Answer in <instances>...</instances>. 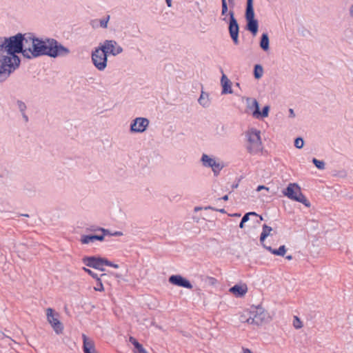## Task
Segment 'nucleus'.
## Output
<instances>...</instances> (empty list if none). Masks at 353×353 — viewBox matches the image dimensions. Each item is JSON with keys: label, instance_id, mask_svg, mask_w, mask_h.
<instances>
[{"label": "nucleus", "instance_id": "1", "mask_svg": "<svg viewBox=\"0 0 353 353\" xmlns=\"http://www.w3.org/2000/svg\"><path fill=\"white\" fill-rule=\"evenodd\" d=\"M31 52L27 59H31L42 56H48L56 58L65 57L70 53V50L63 46L57 40L52 38H46L45 40L36 37L32 41Z\"/></svg>", "mask_w": 353, "mask_h": 353}, {"label": "nucleus", "instance_id": "2", "mask_svg": "<svg viewBox=\"0 0 353 353\" xmlns=\"http://www.w3.org/2000/svg\"><path fill=\"white\" fill-rule=\"evenodd\" d=\"M22 33L10 37H0V52L4 50L7 54L17 59H21L17 54L23 52Z\"/></svg>", "mask_w": 353, "mask_h": 353}, {"label": "nucleus", "instance_id": "3", "mask_svg": "<svg viewBox=\"0 0 353 353\" xmlns=\"http://www.w3.org/2000/svg\"><path fill=\"white\" fill-rule=\"evenodd\" d=\"M21 59L0 54V83L5 81L20 65Z\"/></svg>", "mask_w": 353, "mask_h": 353}, {"label": "nucleus", "instance_id": "4", "mask_svg": "<svg viewBox=\"0 0 353 353\" xmlns=\"http://www.w3.org/2000/svg\"><path fill=\"white\" fill-rule=\"evenodd\" d=\"M283 194L291 200L300 202L306 207L310 206V202L305 198L301 190V188L296 183H290L283 190Z\"/></svg>", "mask_w": 353, "mask_h": 353}, {"label": "nucleus", "instance_id": "5", "mask_svg": "<svg viewBox=\"0 0 353 353\" xmlns=\"http://www.w3.org/2000/svg\"><path fill=\"white\" fill-rule=\"evenodd\" d=\"M246 30L250 31L253 36H256L259 30V23L254 18L253 0H247L245 9Z\"/></svg>", "mask_w": 353, "mask_h": 353}, {"label": "nucleus", "instance_id": "6", "mask_svg": "<svg viewBox=\"0 0 353 353\" xmlns=\"http://www.w3.org/2000/svg\"><path fill=\"white\" fill-rule=\"evenodd\" d=\"M108 57L106 53L99 46L92 52V62L97 70L103 71L107 67Z\"/></svg>", "mask_w": 353, "mask_h": 353}, {"label": "nucleus", "instance_id": "7", "mask_svg": "<svg viewBox=\"0 0 353 353\" xmlns=\"http://www.w3.org/2000/svg\"><path fill=\"white\" fill-rule=\"evenodd\" d=\"M249 145L247 150L250 154L257 153L261 150V141L260 131L256 129H251L247 133Z\"/></svg>", "mask_w": 353, "mask_h": 353}, {"label": "nucleus", "instance_id": "8", "mask_svg": "<svg viewBox=\"0 0 353 353\" xmlns=\"http://www.w3.org/2000/svg\"><path fill=\"white\" fill-rule=\"evenodd\" d=\"M46 315L48 323L51 325L57 334H61L63 331V325L59 320V314L50 307L46 310Z\"/></svg>", "mask_w": 353, "mask_h": 353}, {"label": "nucleus", "instance_id": "9", "mask_svg": "<svg viewBox=\"0 0 353 353\" xmlns=\"http://www.w3.org/2000/svg\"><path fill=\"white\" fill-rule=\"evenodd\" d=\"M229 26H228V31L230 33V36L235 45H238L239 43V26L238 24L237 20L234 17V10H229Z\"/></svg>", "mask_w": 353, "mask_h": 353}, {"label": "nucleus", "instance_id": "10", "mask_svg": "<svg viewBox=\"0 0 353 353\" xmlns=\"http://www.w3.org/2000/svg\"><path fill=\"white\" fill-rule=\"evenodd\" d=\"M108 56H117L123 52V48L115 40H105L99 44Z\"/></svg>", "mask_w": 353, "mask_h": 353}, {"label": "nucleus", "instance_id": "11", "mask_svg": "<svg viewBox=\"0 0 353 353\" xmlns=\"http://www.w3.org/2000/svg\"><path fill=\"white\" fill-rule=\"evenodd\" d=\"M149 125V120L143 117H137L132 120L130 124V132L142 133L145 132Z\"/></svg>", "mask_w": 353, "mask_h": 353}, {"label": "nucleus", "instance_id": "12", "mask_svg": "<svg viewBox=\"0 0 353 353\" xmlns=\"http://www.w3.org/2000/svg\"><path fill=\"white\" fill-rule=\"evenodd\" d=\"M23 37V52L22 55L25 58L28 57V54L31 52V47L32 45V41L35 39L36 36L32 32H26L22 34Z\"/></svg>", "mask_w": 353, "mask_h": 353}, {"label": "nucleus", "instance_id": "13", "mask_svg": "<svg viewBox=\"0 0 353 353\" xmlns=\"http://www.w3.org/2000/svg\"><path fill=\"white\" fill-rule=\"evenodd\" d=\"M168 281L174 285L182 287L189 290H191L193 288V285L190 281L180 274L171 275L168 279Z\"/></svg>", "mask_w": 353, "mask_h": 353}, {"label": "nucleus", "instance_id": "14", "mask_svg": "<svg viewBox=\"0 0 353 353\" xmlns=\"http://www.w3.org/2000/svg\"><path fill=\"white\" fill-rule=\"evenodd\" d=\"M82 262L86 266L92 268L100 271H104L105 269L101 266V257L96 256H85L82 259Z\"/></svg>", "mask_w": 353, "mask_h": 353}, {"label": "nucleus", "instance_id": "15", "mask_svg": "<svg viewBox=\"0 0 353 353\" xmlns=\"http://www.w3.org/2000/svg\"><path fill=\"white\" fill-rule=\"evenodd\" d=\"M265 316L266 314L264 312H261L256 310L250 312V315L246 321L249 324L259 326L263 323L265 319Z\"/></svg>", "mask_w": 353, "mask_h": 353}, {"label": "nucleus", "instance_id": "16", "mask_svg": "<svg viewBox=\"0 0 353 353\" xmlns=\"http://www.w3.org/2000/svg\"><path fill=\"white\" fill-rule=\"evenodd\" d=\"M110 231H108V233L107 232H101L100 234H88V235H82L81 236V242L82 244H88L90 243H92L94 241H103L104 240L105 236L106 234H109Z\"/></svg>", "mask_w": 353, "mask_h": 353}, {"label": "nucleus", "instance_id": "17", "mask_svg": "<svg viewBox=\"0 0 353 353\" xmlns=\"http://www.w3.org/2000/svg\"><path fill=\"white\" fill-rule=\"evenodd\" d=\"M83 338V350L84 353H97L94 341L88 339L85 334L82 335Z\"/></svg>", "mask_w": 353, "mask_h": 353}, {"label": "nucleus", "instance_id": "18", "mask_svg": "<svg viewBox=\"0 0 353 353\" xmlns=\"http://www.w3.org/2000/svg\"><path fill=\"white\" fill-rule=\"evenodd\" d=\"M221 83L222 85V94L232 93V90L231 88L232 83L230 81V79L227 77V76L223 73L221 79Z\"/></svg>", "mask_w": 353, "mask_h": 353}, {"label": "nucleus", "instance_id": "19", "mask_svg": "<svg viewBox=\"0 0 353 353\" xmlns=\"http://www.w3.org/2000/svg\"><path fill=\"white\" fill-rule=\"evenodd\" d=\"M248 291V287L246 285H234L230 288V292L232 293L236 297L243 296Z\"/></svg>", "mask_w": 353, "mask_h": 353}, {"label": "nucleus", "instance_id": "20", "mask_svg": "<svg viewBox=\"0 0 353 353\" xmlns=\"http://www.w3.org/2000/svg\"><path fill=\"white\" fill-rule=\"evenodd\" d=\"M247 108L252 110V116L254 117L256 116L255 112H258L259 110V104L256 99H251V98H247Z\"/></svg>", "mask_w": 353, "mask_h": 353}, {"label": "nucleus", "instance_id": "21", "mask_svg": "<svg viewBox=\"0 0 353 353\" xmlns=\"http://www.w3.org/2000/svg\"><path fill=\"white\" fill-rule=\"evenodd\" d=\"M259 46L264 51H268L270 49V39L267 32L262 34Z\"/></svg>", "mask_w": 353, "mask_h": 353}, {"label": "nucleus", "instance_id": "22", "mask_svg": "<svg viewBox=\"0 0 353 353\" xmlns=\"http://www.w3.org/2000/svg\"><path fill=\"white\" fill-rule=\"evenodd\" d=\"M263 248L268 250L272 254L276 256H284L286 252V248L285 245H281L279 249H273L270 246H266L263 245Z\"/></svg>", "mask_w": 353, "mask_h": 353}, {"label": "nucleus", "instance_id": "23", "mask_svg": "<svg viewBox=\"0 0 353 353\" xmlns=\"http://www.w3.org/2000/svg\"><path fill=\"white\" fill-rule=\"evenodd\" d=\"M272 230V228L270 226H268L266 224L263 225L262 232L260 235V242L262 245L263 244L265 239L270 235V232Z\"/></svg>", "mask_w": 353, "mask_h": 353}, {"label": "nucleus", "instance_id": "24", "mask_svg": "<svg viewBox=\"0 0 353 353\" xmlns=\"http://www.w3.org/2000/svg\"><path fill=\"white\" fill-rule=\"evenodd\" d=\"M201 161L204 167L211 168L213 165V162H215V159L214 158H211L206 154H203Z\"/></svg>", "mask_w": 353, "mask_h": 353}, {"label": "nucleus", "instance_id": "25", "mask_svg": "<svg viewBox=\"0 0 353 353\" xmlns=\"http://www.w3.org/2000/svg\"><path fill=\"white\" fill-rule=\"evenodd\" d=\"M108 275L107 274H101L98 279L97 280V285L94 288L95 291L103 292L104 291V288L103 285L102 280H104V277H108Z\"/></svg>", "mask_w": 353, "mask_h": 353}, {"label": "nucleus", "instance_id": "26", "mask_svg": "<svg viewBox=\"0 0 353 353\" xmlns=\"http://www.w3.org/2000/svg\"><path fill=\"white\" fill-rule=\"evenodd\" d=\"M198 101L199 104L204 108L208 107L210 105L208 94L204 93L203 92H201V96L198 99Z\"/></svg>", "mask_w": 353, "mask_h": 353}, {"label": "nucleus", "instance_id": "27", "mask_svg": "<svg viewBox=\"0 0 353 353\" xmlns=\"http://www.w3.org/2000/svg\"><path fill=\"white\" fill-rule=\"evenodd\" d=\"M223 164L221 162H216V161L215 162H213V165L211 167V168L212 170L214 175L215 176H217L220 174V172L223 168Z\"/></svg>", "mask_w": 353, "mask_h": 353}, {"label": "nucleus", "instance_id": "28", "mask_svg": "<svg viewBox=\"0 0 353 353\" xmlns=\"http://www.w3.org/2000/svg\"><path fill=\"white\" fill-rule=\"evenodd\" d=\"M270 107L268 105H265L263 108L262 110L260 111V109L258 112H256V116L254 118L259 119V118H264L267 117L269 114Z\"/></svg>", "mask_w": 353, "mask_h": 353}, {"label": "nucleus", "instance_id": "29", "mask_svg": "<svg viewBox=\"0 0 353 353\" xmlns=\"http://www.w3.org/2000/svg\"><path fill=\"white\" fill-rule=\"evenodd\" d=\"M263 73V67L260 64H256L254 67V77L256 79L262 77Z\"/></svg>", "mask_w": 353, "mask_h": 353}, {"label": "nucleus", "instance_id": "30", "mask_svg": "<svg viewBox=\"0 0 353 353\" xmlns=\"http://www.w3.org/2000/svg\"><path fill=\"white\" fill-rule=\"evenodd\" d=\"M228 13V6L226 0H221V15L225 17L223 18V21H227V16L229 15Z\"/></svg>", "mask_w": 353, "mask_h": 353}, {"label": "nucleus", "instance_id": "31", "mask_svg": "<svg viewBox=\"0 0 353 353\" xmlns=\"http://www.w3.org/2000/svg\"><path fill=\"white\" fill-rule=\"evenodd\" d=\"M87 231L89 232H107L108 233V231H110L108 229H105L97 225H91L89 228H86Z\"/></svg>", "mask_w": 353, "mask_h": 353}, {"label": "nucleus", "instance_id": "32", "mask_svg": "<svg viewBox=\"0 0 353 353\" xmlns=\"http://www.w3.org/2000/svg\"><path fill=\"white\" fill-rule=\"evenodd\" d=\"M312 163L319 170L325 169V162L323 161L318 160L316 158L312 159Z\"/></svg>", "mask_w": 353, "mask_h": 353}, {"label": "nucleus", "instance_id": "33", "mask_svg": "<svg viewBox=\"0 0 353 353\" xmlns=\"http://www.w3.org/2000/svg\"><path fill=\"white\" fill-rule=\"evenodd\" d=\"M17 104L18 108L21 114L26 112L27 106L23 101H22L21 100H17Z\"/></svg>", "mask_w": 353, "mask_h": 353}, {"label": "nucleus", "instance_id": "34", "mask_svg": "<svg viewBox=\"0 0 353 353\" xmlns=\"http://www.w3.org/2000/svg\"><path fill=\"white\" fill-rule=\"evenodd\" d=\"M304 141L303 139L301 137H298L294 140V146L296 148L301 149L303 147Z\"/></svg>", "mask_w": 353, "mask_h": 353}, {"label": "nucleus", "instance_id": "35", "mask_svg": "<svg viewBox=\"0 0 353 353\" xmlns=\"http://www.w3.org/2000/svg\"><path fill=\"white\" fill-rule=\"evenodd\" d=\"M109 19H110L109 15H108L106 17H104V18L100 19V21H99L100 26L101 28H106L108 26V22Z\"/></svg>", "mask_w": 353, "mask_h": 353}, {"label": "nucleus", "instance_id": "36", "mask_svg": "<svg viewBox=\"0 0 353 353\" xmlns=\"http://www.w3.org/2000/svg\"><path fill=\"white\" fill-rule=\"evenodd\" d=\"M250 216H258V214L254 212H248L243 215L241 220L246 223L249 220Z\"/></svg>", "mask_w": 353, "mask_h": 353}, {"label": "nucleus", "instance_id": "37", "mask_svg": "<svg viewBox=\"0 0 353 353\" xmlns=\"http://www.w3.org/2000/svg\"><path fill=\"white\" fill-rule=\"evenodd\" d=\"M83 270L86 272L87 274H88L90 276H92L93 279H98V275L97 274L94 273L93 271H92L91 270L87 268H83Z\"/></svg>", "mask_w": 353, "mask_h": 353}, {"label": "nucleus", "instance_id": "38", "mask_svg": "<svg viewBox=\"0 0 353 353\" xmlns=\"http://www.w3.org/2000/svg\"><path fill=\"white\" fill-rule=\"evenodd\" d=\"M293 325L296 329L301 328L303 326L301 321L299 320V319L297 316H294V321Z\"/></svg>", "mask_w": 353, "mask_h": 353}, {"label": "nucleus", "instance_id": "39", "mask_svg": "<svg viewBox=\"0 0 353 353\" xmlns=\"http://www.w3.org/2000/svg\"><path fill=\"white\" fill-rule=\"evenodd\" d=\"M129 341L134 345V348H137V347H139V345H141L139 342L137 341V340L135 338L132 336L130 337Z\"/></svg>", "mask_w": 353, "mask_h": 353}, {"label": "nucleus", "instance_id": "40", "mask_svg": "<svg viewBox=\"0 0 353 353\" xmlns=\"http://www.w3.org/2000/svg\"><path fill=\"white\" fill-rule=\"evenodd\" d=\"M101 266L103 268V265L109 266L111 265V261L108 260L105 258L101 257Z\"/></svg>", "mask_w": 353, "mask_h": 353}, {"label": "nucleus", "instance_id": "41", "mask_svg": "<svg viewBox=\"0 0 353 353\" xmlns=\"http://www.w3.org/2000/svg\"><path fill=\"white\" fill-rule=\"evenodd\" d=\"M134 353H148V352L143 348V345H141L139 347L135 348Z\"/></svg>", "mask_w": 353, "mask_h": 353}, {"label": "nucleus", "instance_id": "42", "mask_svg": "<svg viewBox=\"0 0 353 353\" xmlns=\"http://www.w3.org/2000/svg\"><path fill=\"white\" fill-rule=\"evenodd\" d=\"M108 236H121L123 235V232H121V231H116L114 232H111L110 231V234H107Z\"/></svg>", "mask_w": 353, "mask_h": 353}, {"label": "nucleus", "instance_id": "43", "mask_svg": "<svg viewBox=\"0 0 353 353\" xmlns=\"http://www.w3.org/2000/svg\"><path fill=\"white\" fill-rule=\"evenodd\" d=\"M228 5L230 7V10H233V8L234 7V0H228Z\"/></svg>", "mask_w": 353, "mask_h": 353}, {"label": "nucleus", "instance_id": "44", "mask_svg": "<svg viewBox=\"0 0 353 353\" xmlns=\"http://www.w3.org/2000/svg\"><path fill=\"white\" fill-rule=\"evenodd\" d=\"M262 190H268V188L265 187V185H259L257 187V188H256V191L257 192H259V191H261Z\"/></svg>", "mask_w": 353, "mask_h": 353}, {"label": "nucleus", "instance_id": "45", "mask_svg": "<svg viewBox=\"0 0 353 353\" xmlns=\"http://www.w3.org/2000/svg\"><path fill=\"white\" fill-rule=\"evenodd\" d=\"M240 181H241V179H239L236 183H234L232 185V189H236V188H238V186H239V184Z\"/></svg>", "mask_w": 353, "mask_h": 353}, {"label": "nucleus", "instance_id": "46", "mask_svg": "<svg viewBox=\"0 0 353 353\" xmlns=\"http://www.w3.org/2000/svg\"><path fill=\"white\" fill-rule=\"evenodd\" d=\"M21 115H22V117H23V119H24L25 122H26V123H27V122H28V121H29V119H28V117L27 116V114H26V112L22 113V114H21Z\"/></svg>", "mask_w": 353, "mask_h": 353}, {"label": "nucleus", "instance_id": "47", "mask_svg": "<svg viewBox=\"0 0 353 353\" xmlns=\"http://www.w3.org/2000/svg\"><path fill=\"white\" fill-rule=\"evenodd\" d=\"M289 113H290V117H295V114H294V112L293 109L290 108L289 110Z\"/></svg>", "mask_w": 353, "mask_h": 353}, {"label": "nucleus", "instance_id": "48", "mask_svg": "<svg viewBox=\"0 0 353 353\" xmlns=\"http://www.w3.org/2000/svg\"><path fill=\"white\" fill-rule=\"evenodd\" d=\"M209 280L212 284H214L215 282H216V279L214 277H209Z\"/></svg>", "mask_w": 353, "mask_h": 353}, {"label": "nucleus", "instance_id": "49", "mask_svg": "<svg viewBox=\"0 0 353 353\" xmlns=\"http://www.w3.org/2000/svg\"><path fill=\"white\" fill-rule=\"evenodd\" d=\"M215 211L220 212L221 213H223V214L226 213V211L225 210V209H216V208H215Z\"/></svg>", "mask_w": 353, "mask_h": 353}, {"label": "nucleus", "instance_id": "50", "mask_svg": "<svg viewBox=\"0 0 353 353\" xmlns=\"http://www.w3.org/2000/svg\"><path fill=\"white\" fill-rule=\"evenodd\" d=\"M350 14L352 17H353V4L350 6Z\"/></svg>", "mask_w": 353, "mask_h": 353}, {"label": "nucleus", "instance_id": "51", "mask_svg": "<svg viewBox=\"0 0 353 353\" xmlns=\"http://www.w3.org/2000/svg\"><path fill=\"white\" fill-rule=\"evenodd\" d=\"M243 353H252V351L248 348H243Z\"/></svg>", "mask_w": 353, "mask_h": 353}, {"label": "nucleus", "instance_id": "52", "mask_svg": "<svg viewBox=\"0 0 353 353\" xmlns=\"http://www.w3.org/2000/svg\"><path fill=\"white\" fill-rule=\"evenodd\" d=\"M109 266L110 267H113L114 268H119V265L118 264H115V263H112V261H111V265H109Z\"/></svg>", "mask_w": 353, "mask_h": 353}, {"label": "nucleus", "instance_id": "53", "mask_svg": "<svg viewBox=\"0 0 353 353\" xmlns=\"http://www.w3.org/2000/svg\"><path fill=\"white\" fill-rule=\"evenodd\" d=\"M219 200L222 199V200H223V201H228V195H225V196H223V197L219 198Z\"/></svg>", "mask_w": 353, "mask_h": 353}, {"label": "nucleus", "instance_id": "54", "mask_svg": "<svg viewBox=\"0 0 353 353\" xmlns=\"http://www.w3.org/2000/svg\"><path fill=\"white\" fill-rule=\"evenodd\" d=\"M165 1L168 7L172 6V0H165Z\"/></svg>", "mask_w": 353, "mask_h": 353}, {"label": "nucleus", "instance_id": "55", "mask_svg": "<svg viewBox=\"0 0 353 353\" xmlns=\"http://www.w3.org/2000/svg\"><path fill=\"white\" fill-rule=\"evenodd\" d=\"M244 222L241 220L240 223H239V228H244Z\"/></svg>", "mask_w": 353, "mask_h": 353}, {"label": "nucleus", "instance_id": "56", "mask_svg": "<svg viewBox=\"0 0 353 353\" xmlns=\"http://www.w3.org/2000/svg\"><path fill=\"white\" fill-rule=\"evenodd\" d=\"M205 210H208V209H210V210H212L215 211V208L212 207V206H208V207H205Z\"/></svg>", "mask_w": 353, "mask_h": 353}, {"label": "nucleus", "instance_id": "57", "mask_svg": "<svg viewBox=\"0 0 353 353\" xmlns=\"http://www.w3.org/2000/svg\"><path fill=\"white\" fill-rule=\"evenodd\" d=\"M286 259L288 260H291L292 259V255H288V256H286Z\"/></svg>", "mask_w": 353, "mask_h": 353}, {"label": "nucleus", "instance_id": "58", "mask_svg": "<svg viewBox=\"0 0 353 353\" xmlns=\"http://www.w3.org/2000/svg\"><path fill=\"white\" fill-rule=\"evenodd\" d=\"M201 208H199V207H196V208H194V210H195V211H198V210H201Z\"/></svg>", "mask_w": 353, "mask_h": 353}, {"label": "nucleus", "instance_id": "59", "mask_svg": "<svg viewBox=\"0 0 353 353\" xmlns=\"http://www.w3.org/2000/svg\"><path fill=\"white\" fill-rule=\"evenodd\" d=\"M234 216H240V214H234Z\"/></svg>", "mask_w": 353, "mask_h": 353}, {"label": "nucleus", "instance_id": "60", "mask_svg": "<svg viewBox=\"0 0 353 353\" xmlns=\"http://www.w3.org/2000/svg\"><path fill=\"white\" fill-rule=\"evenodd\" d=\"M259 217H260V219H261V220H263V217H262V216H259Z\"/></svg>", "mask_w": 353, "mask_h": 353}, {"label": "nucleus", "instance_id": "61", "mask_svg": "<svg viewBox=\"0 0 353 353\" xmlns=\"http://www.w3.org/2000/svg\"><path fill=\"white\" fill-rule=\"evenodd\" d=\"M107 277H104V280H102V281H105Z\"/></svg>", "mask_w": 353, "mask_h": 353}, {"label": "nucleus", "instance_id": "62", "mask_svg": "<svg viewBox=\"0 0 353 353\" xmlns=\"http://www.w3.org/2000/svg\"><path fill=\"white\" fill-rule=\"evenodd\" d=\"M23 216H29L28 214H23Z\"/></svg>", "mask_w": 353, "mask_h": 353}]
</instances>
